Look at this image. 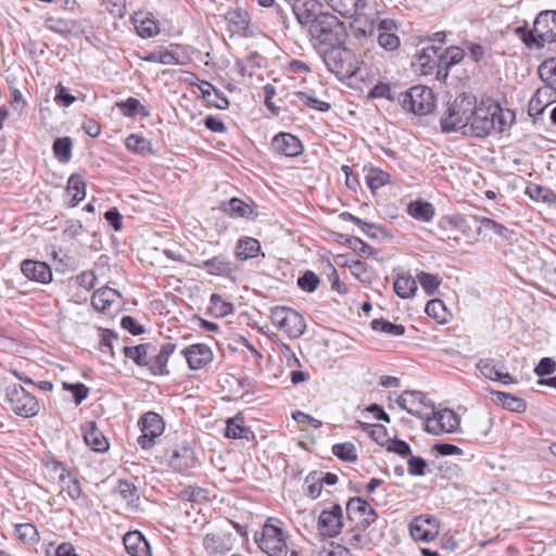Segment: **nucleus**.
<instances>
[{"label": "nucleus", "instance_id": "1", "mask_svg": "<svg viewBox=\"0 0 556 556\" xmlns=\"http://www.w3.org/2000/svg\"><path fill=\"white\" fill-rule=\"evenodd\" d=\"M507 126L503 110L498 104L477 106L475 103L472 116H470V122L464 134L477 138H485L492 131L503 132Z\"/></svg>", "mask_w": 556, "mask_h": 556}, {"label": "nucleus", "instance_id": "2", "mask_svg": "<svg viewBox=\"0 0 556 556\" xmlns=\"http://www.w3.org/2000/svg\"><path fill=\"white\" fill-rule=\"evenodd\" d=\"M333 45L319 49L327 68L340 80L355 76L359 70L358 61L354 53L343 46Z\"/></svg>", "mask_w": 556, "mask_h": 556}, {"label": "nucleus", "instance_id": "3", "mask_svg": "<svg viewBox=\"0 0 556 556\" xmlns=\"http://www.w3.org/2000/svg\"><path fill=\"white\" fill-rule=\"evenodd\" d=\"M312 38L321 47L344 43L346 29L343 22L328 11H324L308 26Z\"/></svg>", "mask_w": 556, "mask_h": 556}, {"label": "nucleus", "instance_id": "4", "mask_svg": "<svg viewBox=\"0 0 556 556\" xmlns=\"http://www.w3.org/2000/svg\"><path fill=\"white\" fill-rule=\"evenodd\" d=\"M476 98L467 94L458 96L447 108L440 124L443 132L466 130L472 116Z\"/></svg>", "mask_w": 556, "mask_h": 556}, {"label": "nucleus", "instance_id": "5", "mask_svg": "<svg viewBox=\"0 0 556 556\" xmlns=\"http://www.w3.org/2000/svg\"><path fill=\"white\" fill-rule=\"evenodd\" d=\"M257 547L268 556H287L288 545L283 530L268 518L261 532H255Z\"/></svg>", "mask_w": 556, "mask_h": 556}, {"label": "nucleus", "instance_id": "6", "mask_svg": "<svg viewBox=\"0 0 556 556\" xmlns=\"http://www.w3.org/2000/svg\"><path fill=\"white\" fill-rule=\"evenodd\" d=\"M397 101L402 108L416 115H427L435 106V99L432 90L426 86H414L408 90L399 93Z\"/></svg>", "mask_w": 556, "mask_h": 556}, {"label": "nucleus", "instance_id": "7", "mask_svg": "<svg viewBox=\"0 0 556 556\" xmlns=\"http://www.w3.org/2000/svg\"><path fill=\"white\" fill-rule=\"evenodd\" d=\"M270 320L276 328L283 331L290 339L300 338L306 329L304 317L286 306L273 307L270 309Z\"/></svg>", "mask_w": 556, "mask_h": 556}, {"label": "nucleus", "instance_id": "8", "mask_svg": "<svg viewBox=\"0 0 556 556\" xmlns=\"http://www.w3.org/2000/svg\"><path fill=\"white\" fill-rule=\"evenodd\" d=\"M7 401L10 409L18 416L28 418L39 413L37 399L20 384H12L7 388Z\"/></svg>", "mask_w": 556, "mask_h": 556}, {"label": "nucleus", "instance_id": "9", "mask_svg": "<svg viewBox=\"0 0 556 556\" xmlns=\"http://www.w3.org/2000/svg\"><path fill=\"white\" fill-rule=\"evenodd\" d=\"M348 520L359 531H365L377 519L376 510L363 498L353 497L346 503Z\"/></svg>", "mask_w": 556, "mask_h": 556}, {"label": "nucleus", "instance_id": "10", "mask_svg": "<svg viewBox=\"0 0 556 556\" xmlns=\"http://www.w3.org/2000/svg\"><path fill=\"white\" fill-rule=\"evenodd\" d=\"M139 426L141 435L137 442L143 450H149L155 444V439L159 438L164 429L165 424L163 418L154 412H148L140 417Z\"/></svg>", "mask_w": 556, "mask_h": 556}, {"label": "nucleus", "instance_id": "11", "mask_svg": "<svg viewBox=\"0 0 556 556\" xmlns=\"http://www.w3.org/2000/svg\"><path fill=\"white\" fill-rule=\"evenodd\" d=\"M425 419L426 431L433 435L455 432L459 426V417L454 410L450 408H444L437 412L432 409V416L430 417L426 415Z\"/></svg>", "mask_w": 556, "mask_h": 556}, {"label": "nucleus", "instance_id": "12", "mask_svg": "<svg viewBox=\"0 0 556 556\" xmlns=\"http://www.w3.org/2000/svg\"><path fill=\"white\" fill-rule=\"evenodd\" d=\"M397 405L408 414L425 419V408L434 409L433 404L420 391H404L396 401Z\"/></svg>", "mask_w": 556, "mask_h": 556}, {"label": "nucleus", "instance_id": "13", "mask_svg": "<svg viewBox=\"0 0 556 556\" xmlns=\"http://www.w3.org/2000/svg\"><path fill=\"white\" fill-rule=\"evenodd\" d=\"M409 532L415 541L429 542L439 534V522L432 516L421 515L413 519Z\"/></svg>", "mask_w": 556, "mask_h": 556}, {"label": "nucleus", "instance_id": "14", "mask_svg": "<svg viewBox=\"0 0 556 556\" xmlns=\"http://www.w3.org/2000/svg\"><path fill=\"white\" fill-rule=\"evenodd\" d=\"M343 527V514L339 504H334L330 509H324L318 518V530L321 535L334 538L340 533Z\"/></svg>", "mask_w": 556, "mask_h": 556}, {"label": "nucleus", "instance_id": "15", "mask_svg": "<svg viewBox=\"0 0 556 556\" xmlns=\"http://www.w3.org/2000/svg\"><path fill=\"white\" fill-rule=\"evenodd\" d=\"M534 33L541 43L556 41V11L547 10L538 14L534 21Z\"/></svg>", "mask_w": 556, "mask_h": 556}, {"label": "nucleus", "instance_id": "16", "mask_svg": "<svg viewBox=\"0 0 556 556\" xmlns=\"http://www.w3.org/2000/svg\"><path fill=\"white\" fill-rule=\"evenodd\" d=\"M235 539L229 532H211L203 539V547L210 556H223L233 547Z\"/></svg>", "mask_w": 556, "mask_h": 556}, {"label": "nucleus", "instance_id": "17", "mask_svg": "<svg viewBox=\"0 0 556 556\" xmlns=\"http://www.w3.org/2000/svg\"><path fill=\"white\" fill-rule=\"evenodd\" d=\"M291 8L303 26H309L324 12L323 4L317 0H293Z\"/></svg>", "mask_w": 556, "mask_h": 556}, {"label": "nucleus", "instance_id": "18", "mask_svg": "<svg viewBox=\"0 0 556 556\" xmlns=\"http://www.w3.org/2000/svg\"><path fill=\"white\" fill-rule=\"evenodd\" d=\"M270 146L274 152L288 157L298 156L303 152V146L299 138L289 132L276 135Z\"/></svg>", "mask_w": 556, "mask_h": 556}, {"label": "nucleus", "instance_id": "19", "mask_svg": "<svg viewBox=\"0 0 556 556\" xmlns=\"http://www.w3.org/2000/svg\"><path fill=\"white\" fill-rule=\"evenodd\" d=\"M188 366L192 370H198L205 367L213 359L212 350L203 343L192 344L181 351Z\"/></svg>", "mask_w": 556, "mask_h": 556}, {"label": "nucleus", "instance_id": "20", "mask_svg": "<svg viewBox=\"0 0 556 556\" xmlns=\"http://www.w3.org/2000/svg\"><path fill=\"white\" fill-rule=\"evenodd\" d=\"M328 5L344 17L365 16L368 14L369 0H326Z\"/></svg>", "mask_w": 556, "mask_h": 556}, {"label": "nucleus", "instance_id": "21", "mask_svg": "<svg viewBox=\"0 0 556 556\" xmlns=\"http://www.w3.org/2000/svg\"><path fill=\"white\" fill-rule=\"evenodd\" d=\"M168 466L175 471H184L193 467L195 463L194 452L191 447L181 445L166 453Z\"/></svg>", "mask_w": 556, "mask_h": 556}, {"label": "nucleus", "instance_id": "22", "mask_svg": "<svg viewBox=\"0 0 556 556\" xmlns=\"http://www.w3.org/2000/svg\"><path fill=\"white\" fill-rule=\"evenodd\" d=\"M439 47L431 45L422 48L416 53L413 65L419 68L420 74H432L435 68L437 72L439 71Z\"/></svg>", "mask_w": 556, "mask_h": 556}, {"label": "nucleus", "instance_id": "23", "mask_svg": "<svg viewBox=\"0 0 556 556\" xmlns=\"http://www.w3.org/2000/svg\"><path fill=\"white\" fill-rule=\"evenodd\" d=\"M21 270L26 278L40 283H48L52 279L51 268L45 262L25 260L21 264Z\"/></svg>", "mask_w": 556, "mask_h": 556}, {"label": "nucleus", "instance_id": "24", "mask_svg": "<svg viewBox=\"0 0 556 556\" xmlns=\"http://www.w3.org/2000/svg\"><path fill=\"white\" fill-rule=\"evenodd\" d=\"M223 205L224 211L230 217H243L253 220L258 216L257 205L252 201L245 202L239 198H231Z\"/></svg>", "mask_w": 556, "mask_h": 556}, {"label": "nucleus", "instance_id": "25", "mask_svg": "<svg viewBox=\"0 0 556 556\" xmlns=\"http://www.w3.org/2000/svg\"><path fill=\"white\" fill-rule=\"evenodd\" d=\"M124 546L131 556H151L148 541L139 531H129L124 535Z\"/></svg>", "mask_w": 556, "mask_h": 556}, {"label": "nucleus", "instance_id": "26", "mask_svg": "<svg viewBox=\"0 0 556 556\" xmlns=\"http://www.w3.org/2000/svg\"><path fill=\"white\" fill-rule=\"evenodd\" d=\"M83 435L86 444L96 452H105L109 448V442L103 433L98 429L94 421H88L83 427Z\"/></svg>", "mask_w": 556, "mask_h": 556}, {"label": "nucleus", "instance_id": "27", "mask_svg": "<svg viewBox=\"0 0 556 556\" xmlns=\"http://www.w3.org/2000/svg\"><path fill=\"white\" fill-rule=\"evenodd\" d=\"M203 100L208 104L219 110H226L229 106V101L226 96L216 89L211 83L201 80L198 86Z\"/></svg>", "mask_w": 556, "mask_h": 556}, {"label": "nucleus", "instance_id": "28", "mask_svg": "<svg viewBox=\"0 0 556 556\" xmlns=\"http://www.w3.org/2000/svg\"><path fill=\"white\" fill-rule=\"evenodd\" d=\"M122 298V294L110 287H103L96 290L91 298V305L94 309L105 313L110 309L111 305L116 299Z\"/></svg>", "mask_w": 556, "mask_h": 556}, {"label": "nucleus", "instance_id": "29", "mask_svg": "<svg viewBox=\"0 0 556 556\" xmlns=\"http://www.w3.org/2000/svg\"><path fill=\"white\" fill-rule=\"evenodd\" d=\"M465 52L462 48L452 46L446 48L443 53L439 55V71L438 77L446 78L448 70L458 64L464 59Z\"/></svg>", "mask_w": 556, "mask_h": 556}, {"label": "nucleus", "instance_id": "30", "mask_svg": "<svg viewBox=\"0 0 556 556\" xmlns=\"http://www.w3.org/2000/svg\"><path fill=\"white\" fill-rule=\"evenodd\" d=\"M492 400L494 403L501 405L503 408L515 413H522L527 408V403L523 399L502 391H493Z\"/></svg>", "mask_w": 556, "mask_h": 556}, {"label": "nucleus", "instance_id": "31", "mask_svg": "<svg viewBox=\"0 0 556 556\" xmlns=\"http://www.w3.org/2000/svg\"><path fill=\"white\" fill-rule=\"evenodd\" d=\"M197 267L205 269L210 275L227 276L232 271V264L224 255L203 261Z\"/></svg>", "mask_w": 556, "mask_h": 556}, {"label": "nucleus", "instance_id": "32", "mask_svg": "<svg viewBox=\"0 0 556 556\" xmlns=\"http://www.w3.org/2000/svg\"><path fill=\"white\" fill-rule=\"evenodd\" d=\"M175 350L176 344L174 343L168 342L163 344L159 354L155 355L149 363L151 371L155 375H167L169 372L167 369V362Z\"/></svg>", "mask_w": 556, "mask_h": 556}, {"label": "nucleus", "instance_id": "33", "mask_svg": "<svg viewBox=\"0 0 556 556\" xmlns=\"http://www.w3.org/2000/svg\"><path fill=\"white\" fill-rule=\"evenodd\" d=\"M407 213L419 222H430L435 215L434 206L425 200H415L408 203Z\"/></svg>", "mask_w": 556, "mask_h": 556}, {"label": "nucleus", "instance_id": "34", "mask_svg": "<svg viewBox=\"0 0 556 556\" xmlns=\"http://www.w3.org/2000/svg\"><path fill=\"white\" fill-rule=\"evenodd\" d=\"M261 251V243L257 239L244 237L240 239L236 247V257L241 261H247L258 255Z\"/></svg>", "mask_w": 556, "mask_h": 556}, {"label": "nucleus", "instance_id": "35", "mask_svg": "<svg viewBox=\"0 0 556 556\" xmlns=\"http://www.w3.org/2000/svg\"><path fill=\"white\" fill-rule=\"evenodd\" d=\"M66 192L72 195L70 206H76L86 197V184L80 175L72 174L67 180Z\"/></svg>", "mask_w": 556, "mask_h": 556}, {"label": "nucleus", "instance_id": "36", "mask_svg": "<svg viewBox=\"0 0 556 556\" xmlns=\"http://www.w3.org/2000/svg\"><path fill=\"white\" fill-rule=\"evenodd\" d=\"M394 292L401 299H409L417 291V281L409 275H397L393 283Z\"/></svg>", "mask_w": 556, "mask_h": 556}, {"label": "nucleus", "instance_id": "37", "mask_svg": "<svg viewBox=\"0 0 556 556\" xmlns=\"http://www.w3.org/2000/svg\"><path fill=\"white\" fill-rule=\"evenodd\" d=\"M73 142L70 137H60L53 141L52 151L55 159L61 163H68L72 159Z\"/></svg>", "mask_w": 556, "mask_h": 556}, {"label": "nucleus", "instance_id": "38", "mask_svg": "<svg viewBox=\"0 0 556 556\" xmlns=\"http://www.w3.org/2000/svg\"><path fill=\"white\" fill-rule=\"evenodd\" d=\"M371 329L387 333L391 337H401L405 333V327L401 324H393L384 318H377L370 323Z\"/></svg>", "mask_w": 556, "mask_h": 556}, {"label": "nucleus", "instance_id": "39", "mask_svg": "<svg viewBox=\"0 0 556 556\" xmlns=\"http://www.w3.org/2000/svg\"><path fill=\"white\" fill-rule=\"evenodd\" d=\"M390 175L377 167H371L366 175V182L372 192L390 181Z\"/></svg>", "mask_w": 556, "mask_h": 556}, {"label": "nucleus", "instance_id": "40", "mask_svg": "<svg viewBox=\"0 0 556 556\" xmlns=\"http://www.w3.org/2000/svg\"><path fill=\"white\" fill-rule=\"evenodd\" d=\"M478 231H493L494 233L498 235L500 237L506 240H509L513 235V230L488 217H483L480 219V226L478 228Z\"/></svg>", "mask_w": 556, "mask_h": 556}, {"label": "nucleus", "instance_id": "41", "mask_svg": "<svg viewBox=\"0 0 556 556\" xmlns=\"http://www.w3.org/2000/svg\"><path fill=\"white\" fill-rule=\"evenodd\" d=\"M417 280L428 295L434 294L442 282V279L439 275H433L426 271L418 273Z\"/></svg>", "mask_w": 556, "mask_h": 556}, {"label": "nucleus", "instance_id": "42", "mask_svg": "<svg viewBox=\"0 0 556 556\" xmlns=\"http://www.w3.org/2000/svg\"><path fill=\"white\" fill-rule=\"evenodd\" d=\"M148 348L149 344H138L136 346H124L123 352L127 358H130L138 366L148 365L147 356H148Z\"/></svg>", "mask_w": 556, "mask_h": 556}, {"label": "nucleus", "instance_id": "43", "mask_svg": "<svg viewBox=\"0 0 556 556\" xmlns=\"http://www.w3.org/2000/svg\"><path fill=\"white\" fill-rule=\"evenodd\" d=\"M365 531H359L355 527H353L350 531H348L342 541L353 548H362L363 546L370 543V539Z\"/></svg>", "mask_w": 556, "mask_h": 556}, {"label": "nucleus", "instance_id": "44", "mask_svg": "<svg viewBox=\"0 0 556 556\" xmlns=\"http://www.w3.org/2000/svg\"><path fill=\"white\" fill-rule=\"evenodd\" d=\"M117 106L121 109L123 114L128 117H134L136 115H148L146 108L141 105L138 99L132 97L128 98L124 102L117 103Z\"/></svg>", "mask_w": 556, "mask_h": 556}, {"label": "nucleus", "instance_id": "45", "mask_svg": "<svg viewBox=\"0 0 556 556\" xmlns=\"http://www.w3.org/2000/svg\"><path fill=\"white\" fill-rule=\"evenodd\" d=\"M137 34L141 38H151L159 33V27L155 21L151 18L139 20L138 15L134 18Z\"/></svg>", "mask_w": 556, "mask_h": 556}, {"label": "nucleus", "instance_id": "46", "mask_svg": "<svg viewBox=\"0 0 556 556\" xmlns=\"http://www.w3.org/2000/svg\"><path fill=\"white\" fill-rule=\"evenodd\" d=\"M332 453L343 462H355L357 459L356 447L351 442L338 443L332 446Z\"/></svg>", "mask_w": 556, "mask_h": 556}, {"label": "nucleus", "instance_id": "47", "mask_svg": "<svg viewBox=\"0 0 556 556\" xmlns=\"http://www.w3.org/2000/svg\"><path fill=\"white\" fill-rule=\"evenodd\" d=\"M238 420V416L227 420V425L224 431L225 437L229 439H248V435L251 433V431L239 424Z\"/></svg>", "mask_w": 556, "mask_h": 556}, {"label": "nucleus", "instance_id": "48", "mask_svg": "<svg viewBox=\"0 0 556 556\" xmlns=\"http://www.w3.org/2000/svg\"><path fill=\"white\" fill-rule=\"evenodd\" d=\"M320 476L321 472L312 471L306 476L304 480L306 485L305 494L313 500L317 498L323 490Z\"/></svg>", "mask_w": 556, "mask_h": 556}, {"label": "nucleus", "instance_id": "49", "mask_svg": "<svg viewBox=\"0 0 556 556\" xmlns=\"http://www.w3.org/2000/svg\"><path fill=\"white\" fill-rule=\"evenodd\" d=\"M341 238H344V244H346L350 249L358 252L361 256H370L374 255L375 249L364 242L362 239L354 237V236H343L341 235Z\"/></svg>", "mask_w": 556, "mask_h": 556}, {"label": "nucleus", "instance_id": "50", "mask_svg": "<svg viewBox=\"0 0 556 556\" xmlns=\"http://www.w3.org/2000/svg\"><path fill=\"white\" fill-rule=\"evenodd\" d=\"M125 146L129 151L144 153L151 150V143L144 137L131 134L125 140Z\"/></svg>", "mask_w": 556, "mask_h": 556}, {"label": "nucleus", "instance_id": "51", "mask_svg": "<svg viewBox=\"0 0 556 556\" xmlns=\"http://www.w3.org/2000/svg\"><path fill=\"white\" fill-rule=\"evenodd\" d=\"M294 97H296L303 104L319 112H327L330 110V104L328 102L318 100L312 94L303 91L294 92Z\"/></svg>", "mask_w": 556, "mask_h": 556}, {"label": "nucleus", "instance_id": "52", "mask_svg": "<svg viewBox=\"0 0 556 556\" xmlns=\"http://www.w3.org/2000/svg\"><path fill=\"white\" fill-rule=\"evenodd\" d=\"M117 492L123 500L128 504H134L139 501L138 490L134 483L127 480H121L117 485Z\"/></svg>", "mask_w": 556, "mask_h": 556}, {"label": "nucleus", "instance_id": "53", "mask_svg": "<svg viewBox=\"0 0 556 556\" xmlns=\"http://www.w3.org/2000/svg\"><path fill=\"white\" fill-rule=\"evenodd\" d=\"M465 219L460 215H445L439 220L438 227L443 231L463 230Z\"/></svg>", "mask_w": 556, "mask_h": 556}, {"label": "nucleus", "instance_id": "54", "mask_svg": "<svg viewBox=\"0 0 556 556\" xmlns=\"http://www.w3.org/2000/svg\"><path fill=\"white\" fill-rule=\"evenodd\" d=\"M369 98H386L390 101L397 100L399 94L389 84L379 83L375 85L368 93Z\"/></svg>", "mask_w": 556, "mask_h": 556}, {"label": "nucleus", "instance_id": "55", "mask_svg": "<svg viewBox=\"0 0 556 556\" xmlns=\"http://www.w3.org/2000/svg\"><path fill=\"white\" fill-rule=\"evenodd\" d=\"M320 282L319 277L312 270H306L298 278V286L306 292H314Z\"/></svg>", "mask_w": 556, "mask_h": 556}, {"label": "nucleus", "instance_id": "56", "mask_svg": "<svg viewBox=\"0 0 556 556\" xmlns=\"http://www.w3.org/2000/svg\"><path fill=\"white\" fill-rule=\"evenodd\" d=\"M425 311L429 317H432L438 321H443L445 319L444 314L446 308L442 300L432 299L428 301Z\"/></svg>", "mask_w": 556, "mask_h": 556}, {"label": "nucleus", "instance_id": "57", "mask_svg": "<svg viewBox=\"0 0 556 556\" xmlns=\"http://www.w3.org/2000/svg\"><path fill=\"white\" fill-rule=\"evenodd\" d=\"M208 492L199 486H188L180 492V498L193 503H201L207 500Z\"/></svg>", "mask_w": 556, "mask_h": 556}, {"label": "nucleus", "instance_id": "58", "mask_svg": "<svg viewBox=\"0 0 556 556\" xmlns=\"http://www.w3.org/2000/svg\"><path fill=\"white\" fill-rule=\"evenodd\" d=\"M63 389L72 392L74 397V403L79 405L84 400L87 399L89 394V389L81 382L78 383H68L63 382Z\"/></svg>", "mask_w": 556, "mask_h": 556}, {"label": "nucleus", "instance_id": "59", "mask_svg": "<svg viewBox=\"0 0 556 556\" xmlns=\"http://www.w3.org/2000/svg\"><path fill=\"white\" fill-rule=\"evenodd\" d=\"M377 40L379 46L387 51H394L400 47V38L394 33L380 31Z\"/></svg>", "mask_w": 556, "mask_h": 556}, {"label": "nucleus", "instance_id": "60", "mask_svg": "<svg viewBox=\"0 0 556 556\" xmlns=\"http://www.w3.org/2000/svg\"><path fill=\"white\" fill-rule=\"evenodd\" d=\"M16 533L18 539L24 543L36 542L38 532L35 526L30 523H23L16 526Z\"/></svg>", "mask_w": 556, "mask_h": 556}, {"label": "nucleus", "instance_id": "61", "mask_svg": "<svg viewBox=\"0 0 556 556\" xmlns=\"http://www.w3.org/2000/svg\"><path fill=\"white\" fill-rule=\"evenodd\" d=\"M526 193L532 200L542 201V202H548L549 201L548 198H549V195H552V193L549 192L548 189H546L542 186L535 185V184H530L527 187Z\"/></svg>", "mask_w": 556, "mask_h": 556}, {"label": "nucleus", "instance_id": "62", "mask_svg": "<svg viewBox=\"0 0 556 556\" xmlns=\"http://www.w3.org/2000/svg\"><path fill=\"white\" fill-rule=\"evenodd\" d=\"M477 368L488 379L496 380V376L500 369L496 368L494 359L484 358L480 359L477 364Z\"/></svg>", "mask_w": 556, "mask_h": 556}, {"label": "nucleus", "instance_id": "63", "mask_svg": "<svg viewBox=\"0 0 556 556\" xmlns=\"http://www.w3.org/2000/svg\"><path fill=\"white\" fill-rule=\"evenodd\" d=\"M368 428H370L368 431L369 437L379 445L386 446L389 443L390 438L384 426L376 425L374 427L368 426Z\"/></svg>", "mask_w": 556, "mask_h": 556}, {"label": "nucleus", "instance_id": "64", "mask_svg": "<svg viewBox=\"0 0 556 556\" xmlns=\"http://www.w3.org/2000/svg\"><path fill=\"white\" fill-rule=\"evenodd\" d=\"M54 101L58 105L67 108L76 101V97L71 94L64 86L58 85Z\"/></svg>", "mask_w": 556, "mask_h": 556}]
</instances>
